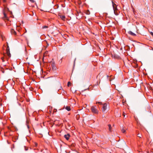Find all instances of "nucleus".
Instances as JSON below:
<instances>
[{"label": "nucleus", "instance_id": "nucleus-1", "mask_svg": "<svg viewBox=\"0 0 153 153\" xmlns=\"http://www.w3.org/2000/svg\"><path fill=\"white\" fill-rule=\"evenodd\" d=\"M3 56L1 58L3 62H5V59L8 60L9 58L11 57V55L10 53V49L8 46L6 48V53H3Z\"/></svg>", "mask_w": 153, "mask_h": 153}, {"label": "nucleus", "instance_id": "nucleus-2", "mask_svg": "<svg viewBox=\"0 0 153 153\" xmlns=\"http://www.w3.org/2000/svg\"><path fill=\"white\" fill-rule=\"evenodd\" d=\"M111 2L114 13L115 15H118L119 14V12L118 11V9L117 8V5L113 1H112Z\"/></svg>", "mask_w": 153, "mask_h": 153}, {"label": "nucleus", "instance_id": "nucleus-3", "mask_svg": "<svg viewBox=\"0 0 153 153\" xmlns=\"http://www.w3.org/2000/svg\"><path fill=\"white\" fill-rule=\"evenodd\" d=\"M8 12L7 8H5V10L3 11V14L4 16L2 18L5 21H8L9 20V17L8 16L7 14Z\"/></svg>", "mask_w": 153, "mask_h": 153}, {"label": "nucleus", "instance_id": "nucleus-4", "mask_svg": "<svg viewBox=\"0 0 153 153\" xmlns=\"http://www.w3.org/2000/svg\"><path fill=\"white\" fill-rule=\"evenodd\" d=\"M109 107L108 104L105 103L102 104V111L103 112H105L107 109L108 107Z\"/></svg>", "mask_w": 153, "mask_h": 153}, {"label": "nucleus", "instance_id": "nucleus-5", "mask_svg": "<svg viewBox=\"0 0 153 153\" xmlns=\"http://www.w3.org/2000/svg\"><path fill=\"white\" fill-rule=\"evenodd\" d=\"M91 110L92 112L94 113L97 114H98L99 111L96 109V106H91Z\"/></svg>", "mask_w": 153, "mask_h": 153}, {"label": "nucleus", "instance_id": "nucleus-6", "mask_svg": "<svg viewBox=\"0 0 153 153\" xmlns=\"http://www.w3.org/2000/svg\"><path fill=\"white\" fill-rule=\"evenodd\" d=\"M70 136L69 134H65L64 135V137L67 140H68Z\"/></svg>", "mask_w": 153, "mask_h": 153}, {"label": "nucleus", "instance_id": "nucleus-7", "mask_svg": "<svg viewBox=\"0 0 153 153\" xmlns=\"http://www.w3.org/2000/svg\"><path fill=\"white\" fill-rule=\"evenodd\" d=\"M10 32L12 34L16 35V33L15 30L13 29H11Z\"/></svg>", "mask_w": 153, "mask_h": 153}, {"label": "nucleus", "instance_id": "nucleus-8", "mask_svg": "<svg viewBox=\"0 0 153 153\" xmlns=\"http://www.w3.org/2000/svg\"><path fill=\"white\" fill-rule=\"evenodd\" d=\"M128 33L129 34L131 35V36H136V34L132 32V31H130L128 32Z\"/></svg>", "mask_w": 153, "mask_h": 153}, {"label": "nucleus", "instance_id": "nucleus-9", "mask_svg": "<svg viewBox=\"0 0 153 153\" xmlns=\"http://www.w3.org/2000/svg\"><path fill=\"white\" fill-rule=\"evenodd\" d=\"M65 109L68 111H70L71 110L70 107L68 106H66L65 108Z\"/></svg>", "mask_w": 153, "mask_h": 153}, {"label": "nucleus", "instance_id": "nucleus-10", "mask_svg": "<svg viewBox=\"0 0 153 153\" xmlns=\"http://www.w3.org/2000/svg\"><path fill=\"white\" fill-rule=\"evenodd\" d=\"M60 18L62 20H64L65 19V16L63 15L59 16Z\"/></svg>", "mask_w": 153, "mask_h": 153}, {"label": "nucleus", "instance_id": "nucleus-11", "mask_svg": "<svg viewBox=\"0 0 153 153\" xmlns=\"http://www.w3.org/2000/svg\"><path fill=\"white\" fill-rule=\"evenodd\" d=\"M108 126L109 128V131L110 132L111 131L112 128H111V125L110 124H108Z\"/></svg>", "mask_w": 153, "mask_h": 153}, {"label": "nucleus", "instance_id": "nucleus-12", "mask_svg": "<svg viewBox=\"0 0 153 153\" xmlns=\"http://www.w3.org/2000/svg\"><path fill=\"white\" fill-rule=\"evenodd\" d=\"M85 13L87 15H89L90 13L89 10H87L86 11Z\"/></svg>", "mask_w": 153, "mask_h": 153}, {"label": "nucleus", "instance_id": "nucleus-13", "mask_svg": "<svg viewBox=\"0 0 153 153\" xmlns=\"http://www.w3.org/2000/svg\"><path fill=\"white\" fill-rule=\"evenodd\" d=\"M121 131L123 133H124L126 132V130L123 128L121 130Z\"/></svg>", "mask_w": 153, "mask_h": 153}, {"label": "nucleus", "instance_id": "nucleus-14", "mask_svg": "<svg viewBox=\"0 0 153 153\" xmlns=\"http://www.w3.org/2000/svg\"><path fill=\"white\" fill-rule=\"evenodd\" d=\"M48 28V26H46V25L43 26L42 27V29H45V28Z\"/></svg>", "mask_w": 153, "mask_h": 153}, {"label": "nucleus", "instance_id": "nucleus-15", "mask_svg": "<svg viewBox=\"0 0 153 153\" xmlns=\"http://www.w3.org/2000/svg\"><path fill=\"white\" fill-rule=\"evenodd\" d=\"M1 71H2V72L3 73H4V69L3 68H1Z\"/></svg>", "mask_w": 153, "mask_h": 153}, {"label": "nucleus", "instance_id": "nucleus-16", "mask_svg": "<svg viewBox=\"0 0 153 153\" xmlns=\"http://www.w3.org/2000/svg\"><path fill=\"white\" fill-rule=\"evenodd\" d=\"M71 83L70 82H69L68 83L67 85L68 86H69L71 85Z\"/></svg>", "mask_w": 153, "mask_h": 153}, {"label": "nucleus", "instance_id": "nucleus-17", "mask_svg": "<svg viewBox=\"0 0 153 153\" xmlns=\"http://www.w3.org/2000/svg\"><path fill=\"white\" fill-rule=\"evenodd\" d=\"M141 134H137V136L139 137H140V138H141Z\"/></svg>", "mask_w": 153, "mask_h": 153}, {"label": "nucleus", "instance_id": "nucleus-18", "mask_svg": "<svg viewBox=\"0 0 153 153\" xmlns=\"http://www.w3.org/2000/svg\"><path fill=\"white\" fill-rule=\"evenodd\" d=\"M97 103H98L100 105H102V102H97Z\"/></svg>", "mask_w": 153, "mask_h": 153}, {"label": "nucleus", "instance_id": "nucleus-19", "mask_svg": "<svg viewBox=\"0 0 153 153\" xmlns=\"http://www.w3.org/2000/svg\"><path fill=\"white\" fill-rule=\"evenodd\" d=\"M78 3L79 4H80L81 3V1L80 0H79Z\"/></svg>", "mask_w": 153, "mask_h": 153}, {"label": "nucleus", "instance_id": "nucleus-20", "mask_svg": "<svg viewBox=\"0 0 153 153\" xmlns=\"http://www.w3.org/2000/svg\"><path fill=\"white\" fill-rule=\"evenodd\" d=\"M62 88L61 86H60L59 87H58V89L59 90H61Z\"/></svg>", "mask_w": 153, "mask_h": 153}, {"label": "nucleus", "instance_id": "nucleus-21", "mask_svg": "<svg viewBox=\"0 0 153 153\" xmlns=\"http://www.w3.org/2000/svg\"><path fill=\"white\" fill-rule=\"evenodd\" d=\"M150 34L152 36H153V33L152 32H150Z\"/></svg>", "mask_w": 153, "mask_h": 153}, {"label": "nucleus", "instance_id": "nucleus-22", "mask_svg": "<svg viewBox=\"0 0 153 153\" xmlns=\"http://www.w3.org/2000/svg\"><path fill=\"white\" fill-rule=\"evenodd\" d=\"M25 150L26 151H27L28 150V149L27 147L25 146Z\"/></svg>", "mask_w": 153, "mask_h": 153}, {"label": "nucleus", "instance_id": "nucleus-23", "mask_svg": "<svg viewBox=\"0 0 153 153\" xmlns=\"http://www.w3.org/2000/svg\"><path fill=\"white\" fill-rule=\"evenodd\" d=\"M35 146H37V143H35Z\"/></svg>", "mask_w": 153, "mask_h": 153}, {"label": "nucleus", "instance_id": "nucleus-24", "mask_svg": "<svg viewBox=\"0 0 153 153\" xmlns=\"http://www.w3.org/2000/svg\"><path fill=\"white\" fill-rule=\"evenodd\" d=\"M30 1L32 2H34V0H30Z\"/></svg>", "mask_w": 153, "mask_h": 153}, {"label": "nucleus", "instance_id": "nucleus-25", "mask_svg": "<svg viewBox=\"0 0 153 153\" xmlns=\"http://www.w3.org/2000/svg\"><path fill=\"white\" fill-rule=\"evenodd\" d=\"M123 116H124V117H125V113L124 112H123Z\"/></svg>", "mask_w": 153, "mask_h": 153}, {"label": "nucleus", "instance_id": "nucleus-26", "mask_svg": "<svg viewBox=\"0 0 153 153\" xmlns=\"http://www.w3.org/2000/svg\"><path fill=\"white\" fill-rule=\"evenodd\" d=\"M3 1L4 2H6V0H3Z\"/></svg>", "mask_w": 153, "mask_h": 153}, {"label": "nucleus", "instance_id": "nucleus-27", "mask_svg": "<svg viewBox=\"0 0 153 153\" xmlns=\"http://www.w3.org/2000/svg\"><path fill=\"white\" fill-rule=\"evenodd\" d=\"M56 110H54V112H55V111H56Z\"/></svg>", "mask_w": 153, "mask_h": 153}]
</instances>
